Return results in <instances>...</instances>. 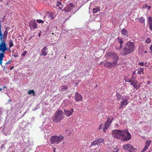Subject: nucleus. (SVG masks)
<instances>
[{
	"mask_svg": "<svg viewBox=\"0 0 152 152\" xmlns=\"http://www.w3.org/2000/svg\"><path fill=\"white\" fill-rule=\"evenodd\" d=\"M135 48L134 43L132 42H128L125 44L121 53L122 55L125 56L127 54L132 53Z\"/></svg>",
	"mask_w": 152,
	"mask_h": 152,
	"instance_id": "1",
	"label": "nucleus"
},
{
	"mask_svg": "<svg viewBox=\"0 0 152 152\" xmlns=\"http://www.w3.org/2000/svg\"><path fill=\"white\" fill-rule=\"evenodd\" d=\"M64 117L63 112L61 110H58L55 113V115L53 119V121L55 122L58 123Z\"/></svg>",
	"mask_w": 152,
	"mask_h": 152,
	"instance_id": "2",
	"label": "nucleus"
},
{
	"mask_svg": "<svg viewBox=\"0 0 152 152\" xmlns=\"http://www.w3.org/2000/svg\"><path fill=\"white\" fill-rule=\"evenodd\" d=\"M131 138V134L127 130H122L120 140L122 141H128L130 140Z\"/></svg>",
	"mask_w": 152,
	"mask_h": 152,
	"instance_id": "3",
	"label": "nucleus"
},
{
	"mask_svg": "<svg viewBox=\"0 0 152 152\" xmlns=\"http://www.w3.org/2000/svg\"><path fill=\"white\" fill-rule=\"evenodd\" d=\"M64 138L62 135L59 136H54L51 137L50 139V142L53 144H57L61 142Z\"/></svg>",
	"mask_w": 152,
	"mask_h": 152,
	"instance_id": "4",
	"label": "nucleus"
},
{
	"mask_svg": "<svg viewBox=\"0 0 152 152\" xmlns=\"http://www.w3.org/2000/svg\"><path fill=\"white\" fill-rule=\"evenodd\" d=\"M101 64H104L106 68H108L111 67H116L118 65V63L115 61L113 62L112 63H110L107 61L104 62L102 61L101 62Z\"/></svg>",
	"mask_w": 152,
	"mask_h": 152,
	"instance_id": "5",
	"label": "nucleus"
},
{
	"mask_svg": "<svg viewBox=\"0 0 152 152\" xmlns=\"http://www.w3.org/2000/svg\"><path fill=\"white\" fill-rule=\"evenodd\" d=\"M107 57L108 58L114 60L113 62H117L118 59V56L117 54L113 52L109 53L107 54Z\"/></svg>",
	"mask_w": 152,
	"mask_h": 152,
	"instance_id": "6",
	"label": "nucleus"
},
{
	"mask_svg": "<svg viewBox=\"0 0 152 152\" xmlns=\"http://www.w3.org/2000/svg\"><path fill=\"white\" fill-rule=\"evenodd\" d=\"M122 130L117 129L113 130L112 133V135L114 137L120 140Z\"/></svg>",
	"mask_w": 152,
	"mask_h": 152,
	"instance_id": "7",
	"label": "nucleus"
},
{
	"mask_svg": "<svg viewBox=\"0 0 152 152\" xmlns=\"http://www.w3.org/2000/svg\"><path fill=\"white\" fill-rule=\"evenodd\" d=\"M74 6V5L72 3H69L66 4H65V7L63 9V11L68 12H69L71 9H72Z\"/></svg>",
	"mask_w": 152,
	"mask_h": 152,
	"instance_id": "8",
	"label": "nucleus"
},
{
	"mask_svg": "<svg viewBox=\"0 0 152 152\" xmlns=\"http://www.w3.org/2000/svg\"><path fill=\"white\" fill-rule=\"evenodd\" d=\"M122 101L121 102V106L119 107V109H121L124 107L129 103L128 101V98L124 96L122 97Z\"/></svg>",
	"mask_w": 152,
	"mask_h": 152,
	"instance_id": "9",
	"label": "nucleus"
},
{
	"mask_svg": "<svg viewBox=\"0 0 152 152\" xmlns=\"http://www.w3.org/2000/svg\"><path fill=\"white\" fill-rule=\"evenodd\" d=\"M123 148L126 151H128L129 152H134L136 150L132 145L128 144L124 145Z\"/></svg>",
	"mask_w": 152,
	"mask_h": 152,
	"instance_id": "10",
	"label": "nucleus"
},
{
	"mask_svg": "<svg viewBox=\"0 0 152 152\" xmlns=\"http://www.w3.org/2000/svg\"><path fill=\"white\" fill-rule=\"evenodd\" d=\"M123 148L126 151H128L129 152H134L136 150L132 145L128 144L124 145Z\"/></svg>",
	"mask_w": 152,
	"mask_h": 152,
	"instance_id": "11",
	"label": "nucleus"
},
{
	"mask_svg": "<svg viewBox=\"0 0 152 152\" xmlns=\"http://www.w3.org/2000/svg\"><path fill=\"white\" fill-rule=\"evenodd\" d=\"M104 140L101 138H97L94 141L91 142V145L90 147H91L92 145H100L101 143L104 142Z\"/></svg>",
	"mask_w": 152,
	"mask_h": 152,
	"instance_id": "12",
	"label": "nucleus"
},
{
	"mask_svg": "<svg viewBox=\"0 0 152 152\" xmlns=\"http://www.w3.org/2000/svg\"><path fill=\"white\" fill-rule=\"evenodd\" d=\"M64 114L67 117H68L71 115L74 112L73 109L72 108L69 110L64 109Z\"/></svg>",
	"mask_w": 152,
	"mask_h": 152,
	"instance_id": "13",
	"label": "nucleus"
},
{
	"mask_svg": "<svg viewBox=\"0 0 152 152\" xmlns=\"http://www.w3.org/2000/svg\"><path fill=\"white\" fill-rule=\"evenodd\" d=\"M29 26L31 30L37 28V23L34 20H31L29 23Z\"/></svg>",
	"mask_w": 152,
	"mask_h": 152,
	"instance_id": "14",
	"label": "nucleus"
},
{
	"mask_svg": "<svg viewBox=\"0 0 152 152\" xmlns=\"http://www.w3.org/2000/svg\"><path fill=\"white\" fill-rule=\"evenodd\" d=\"M118 42L120 44L119 46H116L115 48L117 50H120L122 47V44L124 41L123 38L118 37L117 38Z\"/></svg>",
	"mask_w": 152,
	"mask_h": 152,
	"instance_id": "15",
	"label": "nucleus"
},
{
	"mask_svg": "<svg viewBox=\"0 0 152 152\" xmlns=\"http://www.w3.org/2000/svg\"><path fill=\"white\" fill-rule=\"evenodd\" d=\"M75 99L76 101H80L82 100L83 97L80 94L77 92L75 94Z\"/></svg>",
	"mask_w": 152,
	"mask_h": 152,
	"instance_id": "16",
	"label": "nucleus"
},
{
	"mask_svg": "<svg viewBox=\"0 0 152 152\" xmlns=\"http://www.w3.org/2000/svg\"><path fill=\"white\" fill-rule=\"evenodd\" d=\"M48 53V48L46 47H45L41 50L40 55L41 56H45L47 55Z\"/></svg>",
	"mask_w": 152,
	"mask_h": 152,
	"instance_id": "17",
	"label": "nucleus"
},
{
	"mask_svg": "<svg viewBox=\"0 0 152 152\" xmlns=\"http://www.w3.org/2000/svg\"><path fill=\"white\" fill-rule=\"evenodd\" d=\"M151 140H148L146 141L145 142V146L143 150L141 152H144L148 149V147L151 144Z\"/></svg>",
	"mask_w": 152,
	"mask_h": 152,
	"instance_id": "18",
	"label": "nucleus"
},
{
	"mask_svg": "<svg viewBox=\"0 0 152 152\" xmlns=\"http://www.w3.org/2000/svg\"><path fill=\"white\" fill-rule=\"evenodd\" d=\"M122 36L124 38H126L128 36V33L127 30L123 28L121 31Z\"/></svg>",
	"mask_w": 152,
	"mask_h": 152,
	"instance_id": "19",
	"label": "nucleus"
},
{
	"mask_svg": "<svg viewBox=\"0 0 152 152\" xmlns=\"http://www.w3.org/2000/svg\"><path fill=\"white\" fill-rule=\"evenodd\" d=\"M148 20L149 29L151 31H152V19L151 17H148Z\"/></svg>",
	"mask_w": 152,
	"mask_h": 152,
	"instance_id": "20",
	"label": "nucleus"
},
{
	"mask_svg": "<svg viewBox=\"0 0 152 152\" xmlns=\"http://www.w3.org/2000/svg\"><path fill=\"white\" fill-rule=\"evenodd\" d=\"M108 122H106L103 127V132H105L106 130L109 128L110 125Z\"/></svg>",
	"mask_w": 152,
	"mask_h": 152,
	"instance_id": "21",
	"label": "nucleus"
},
{
	"mask_svg": "<svg viewBox=\"0 0 152 152\" xmlns=\"http://www.w3.org/2000/svg\"><path fill=\"white\" fill-rule=\"evenodd\" d=\"M114 119V118L113 116H110L108 118L106 122H108L109 123L111 124L112 121Z\"/></svg>",
	"mask_w": 152,
	"mask_h": 152,
	"instance_id": "22",
	"label": "nucleus"
},
{
	"mask_svg": "<svg viewBox=\"0 0 152 152\" xmlns=\"http://www.w3.org/2000/svg\"><path fill=\"white\" fill-rule=\"evenodd\" d=\"M92 10L93 13H95L100 10V8L98 7H96L94 8Z\"/></svg>",
	"mask_w": 152,
	"mask_h": 152,
	"instance_id": "23",
	"label": "nucleus"
},
{
	"mask_svg": "<svg viewBox=\"0 0 152 152\" xmlns=\"http://www.w3.org/2000/svg\"><path fill=\"white\" fill-rule=\"evenodd\" d=\"M72 132V130L71 129L66 130L64 132L66 135H70Z\"/></svg>",
	"mask_w": 152,
	"mask_h": 152,
	"instance_id": "24",
	"label": "nucleus"
},
{
	"mask_svg": "<svg viewBox=\"0 0 152 152\" xmlns=\"http://www.w3.org/2000/svg\"><path fill=\"white\" fill-rule=\"evenodd\" d=\"M143 71V68H141L138 69V71L137 74L140 75H141L142 74H144Z\"/></svg>",
	"mask_w": 152,
	"mask_h": 152,
	"instance_id": "25",
	"label": "nucleus"
},
{
	"mask_svg": "<svg viewBox=\"0 0 152 152\" xmlns=\"http://www.w3.org/2000/svg\"><path fill=\"white\" fill-rule=\"evenodd\" d=\"M28 93V94L29 95L33 94V96H35L36 95L34 91V90H29Z\"/></svg>",
	"mask_w": 152,
	"mask_h": 152,
	"instance_id": "26",
	"label": "nucleus"
},
{
	"mask_svg": "<svg viewBox=\"0 0 152 152\" xmlns=\"http://www.w3.org/2000/svg\"><path fill=\"white\" fill-rule=\"evenodd\" d=\"M117 99L118 100H120V99H122V97L121 95L120 94L117 93L116 94Z\"/></svg>",
	"mask_w": 152,
	"mask_h": 152,
	"instance_id": "27",
	"label": "nucleus"
},
{
	"mask_svg": "<svg viewBox=\"0 0 152 152\" xmlns=\"http://www.w3.org/2000/svg\"><path fill=\"white\" fill-rule=\"evenodd\" d=\"M9 47L10 48H11L13 46L14 44L13 43V41L12 40L10 39L9 42Z\"/></svg>",
	"mask_w": 152,
	"mask_h": 152,
	"instance_id": "28",
	"label": "nucleus"
},
{
	"mask_svg": "<svg viewBox=\"0 0 152 152\" xmlns=\"http://www.w3.org/2000/svg\"><path fill=\"white\" fill-rule=\"evenodd\" d=\"M145 20V19L143 17H141L139 18V20L140 22L142 23H144Z\"/></svg>",
	"mask_w": 152,
	"mask_h": 152,
	"instance_id": "29",
	"label": "nucleus"
},
{
	"mask_svg": "<svg viewBox=\"0 0 152 152\" xmlns=\"http://www.w3.org/2000/svg\"><path fill=\"white\" fill-rule=\"evenodd\" d=\"M67 88V86H61V90L62 91H65L66 90Z\"/></svg>",
	"mask_w": 152,
	"mask_h": 152,
	"instance_id": "30",
	"label": "nucleus"
},
{
	"mask_svg": "<svg viewBox=\"0 0 152 152\" xmlns=\"http://www.w3.org/2000/svg\"><path fill=\"white\" fill-rule=\"evenodd\" d=\"M137 83V82H135L134 84V85L133 87L134 88H135L136 90H138L139 88V87H138L136 85V83Z\"/></svg>",
	"mask_w": 152,
	"mask_h": 152,
	"instance_id": "31",
	"label": "nucleus"
},
{
	"mask_svg": "<svg viewBox=\"0 0 152 152\" xmlns=\"http://www.w3.org/2000/svg\"><path fill=\"white\" fill-rule=\"evenodd\" d=\"M4 55L3 53H0V60H3V58L4 57Z\"/></svg>",
	"mask_w": 152,
	"mask_h": 152,
	"instance_id": "32",
	"label": "nucleus"
},
{
	"mask_svg": "<svg viewBox=\"0 0 152 152\" xmlns=\"http://www.w3.org/2000/svg\"><path fill=\"white\" fill-rule=\"evenodd\" d=\"M151 41V39L149 38H147L145 40V42L147 43H149Z\"/></svg>",
	"mask_w": 152,
	"mask_h": 152,
	"instance_id": "33",
	"label": "nucleus"
},
{
	"mask_svg": "<svg viewBox=\"0 0 152 152\" xmlns=\"http://www.w3.org/2000/svg\"><path fill=\"white\" fill-rule=\"evenodd\" d=\"M48 18H50L49 20L50 19L52 20L54 19L53 15L52 14H50L48 16Z\"/></svg>",
	"mask_w": 152,
	"mask_h": 152,
	"instance_id": "34",
	"label": "nucleus"
},
{
	"mask_svg": "<svg viewBox=\"0 0 152 152\" xmlns=\"http://www.w3.org/2000/svg\"><path fill=\"white\" fill-rule=\"evenodd\" d=\"M37 21L38 23H43L44 22L43 21V20H40V19H38L37 20Z\"/></svg>",
	"mask_w": 152,
	"mask_h": 152,
	"instance_id": "35",
	"label": "nucleus"
},
{
	"mask_svg": "<svg viewBox=\"0 0 152 152\" xmlns=\"http://www.w3.org/2000/svg\"><path fill=\"white\" fill-rule=\"evenodd\" d=\"M60 6H62L61 3L58 1L56 4V6L57 7H60Z\"/></svg>",
	"mask_w": 152,
	"mask_h": 152,
	"instance_id": "36",
	"label": "nucleus"
},
{
	"mask_svg": "<svg viewBox=\"0 0 152 152\" xmlns=\"http://www.w3.org/2000/svg\"><path fill=\"white\" fill-rule=\"evenodd\" d=\"M8 33L7 31L5 30L4 32V36H6L7 35Z\"/></svg>",
	"mask_w": 152,
	"mask_h": 152,
	"instance_id": "37",
	"label": "nucleus"
},
{
	"mask_svg": "<svg viewBox=\"0 0 152 152\" xmlns=\"http://www.w3.org/2000/svg\"><path fill=\"white\" fill-rule=\"evenodd\" d=\"M26 53V51H23V53H22V55L24 56Z\"/></svg>",
	"mask_w": 152,
	"mask_h": 152,
	"instance_id": "38",
	"label": "nucleus"
},
{
	"mask_svg": "<svg viewBox=\"0 0 152 152\" xmlns=\"http://www.w3.org/2000/svg\"><path fill=\"white\" fill-rule=\"evenodd\" d=\"M104 125H102V124L100 126L99 128V129H102V127H103V126H104Z\"/></svg>",
	"mask_w": 152,
	"mask_h": 152,
	"instance_id": "39",
	"label": "nucleus"
},
{
	"mask_svg": "<svg viewBox=\"0 0 152 152\" xmlns=\"http://www.w3.org/2000/svg\"><path fill=\"white\" fill-rule=\"evenodd\" d=\"M139 64L142 66H143L144 65V64L143 62H142L141 63H139Z\"/></svg>",
	"mask_w": 152,
	"mask_h": 152,
	"instance_id": "40",
	"label": "nucleus"
},
{
	"mask_svg": "<svg viewBox=\"0 0 152 152\" xmlns=\"http://www.w3.org/2000/svg\"><path fill=\"white\" fill-rule=\"evenodd\" d=\"M149 49L151 50V53L152 54V45L150 46Z\"/></svg>",
	"mask_w": 152,
	"mask_h": 152,
	"instance_id": "41",
	"label": "nucleus"
},
{
	"mask_svg": "<svg viewBox=\"0 0 152 152\" xmlns=\"http://www.w3.org/2000/svg\"><path fill=\"white\" fill-rule=\"evenodd\" d=\"M131 85L134 86V81H132L131 82Z\"/></svg>",
	"mask_w": 152,
	"mask_h": 152,
	"instance_id": "42",
	"label": "nucleus"
},
{
	"mask_svg": "<svg viewBox=\"0 0 152 152\" xmlns=\"http://www.w3.org/2000/svg\"><path fill=\"white\" fill-rule=\"evenodd\" d=\"M10 64V61H8L5 64L7 65Z\"/></svg>",
	"mask_w": 152,
	"mask_h": 152,
	"instance_id": "43",
	"label": "nucleus"
},
{
	"mask_svg": "<svg viewBox=\"0 0 152 152\" xmlns=\"http://www.w3.org/2000/svg\"><path fill=\"white\" fill-rule=\"evenodd\" d=\"M12 56H14V57H17L18 56V55H17V54H15V55L13 54Z\"/></svg>",
	"mask_w": 152,
	"mask_h": 152,
	"instance_id": "44",
	"label": "nucleus"
},
{
	"mask_svg": "<svg viewBox=\"0 0 152 152\" xmlns=\"http://www.w3.org/2000/svg\"><path fill=\"white\" fill-rule=\"evenodd\" d=\"M148 6L147 5H145L143 7V8H146Z\"/></svg>",
	"mask_w": 152,
	"mask_h": 152,
	"instance_id": "45",
	"label": "nucleus"
},
{
	"mask_svg": "<svg viewBox=\"0 0 152 152\" xmlns=\"http://www.w3.org/2000/svg\"><path fill=\"white\" fill-rule=\"evenodd\" d=\"M2 60H0V64L1 65H2Z\"/></svg>",
	"mask_w": 152,
	"mask_h": 152,
	"instance_id": "46",
	"label": "nucleus"
},
{
	"mask_svg": "<svg viewBox=\"0 0 152 152\" xmlns=\"http://www.w3.org/2000/svg\"><path fill=\"white\" fill-rule=\"evenodd\" d=\"M150 83H151V82H150V81H147V84H150Z\"/></svg>",
	"mask_w": 152,
	"mask_h": 152,
	"instance_id": "47",
	"label": "nucleus"
},
{
	"mask_svg": "<svg viewBox=\"0 0 152 152\" xmlns=\"http://www.w3.org/2000/svg\"><path fill=\"white\" fill-rule=\"evenodd\" d=\"M118 151L119 149H117L115 151H114L113 152H118Z\"/></svg>",
	"mask_w": 152,
	"mask_h": 152,
	"instance_id": "48",
	"label": "nucleus"
},
{
	"mask_svg": "<svg viewBox=\"0 0 152 152\" xmlns=\"http://www.w3.org/2000/svg\"><path fill=\"white\" fill-rule=\"evenodd\" d=\"M151 8V6H149L148 7V10H150Z\"/></svg>",
	"mask_w": 152,
	"mask_h": 152,
	"instance_id": "49",
	"label": "nucleus"
},
{
	"mask_svg": "<svg viewBox=\"0 0 152 152\" xmlns=\"http://www.w3.org/2000/svg\"><path fill=\"white\" fill-rule=\"evenodd\" d=\"M135 73V71H134L132 73V76Z\"/></svg>",
	"mask_w": 152,
	"mask_h": 152,
	"instance_id": "50",
	"label": "nucleus"
},
{
	"mask_svg": "<svg viewBox=\"0 0 152 152\" xmlns=\"http://www.w3.org/2000/svg\"><path fill=\"white\" fill-rule=\"evenodd\" d=\"M59 7V9L61 10H62V7Z\"/></svg>",
	"mask_w": 152,
	"mask_h": 152,
	"instance_id": "51",
	"label": "nucleus"
},
{
	"mask_svg": "<svg viewBox=\"0 0 152 152\" xmlns=\"http://www.w3.org/2000/svg\"><path fill=\"white\" fill-rule=\"evenodd\" d=\"M127 81L128 82H130L132 81H131L129 79H128Z\"/></svg>",
	"mask_w": 152,
	"mask_h": 152,
	"instance_id": "52",
	"label": "nucleus"
},
{
	"mask_svg": "<svg viewBox=\"0 0 152 152\" xmlns=\"http://www.w3.org/2000/svg\"><path fill=\"white\" fill-rule=\"evenodd\" d=\"M14 67V66H12V67H11L10 68V70H11Z\"/></svg>",
	"mask_w": 152,
	"mask_h": 152,
	"instance_id": "53",
	"label": "nucleus"
},
{
	"mask_svg": "<svg viewBox=\"0 0 152 152\" xmlns=\"http://www.w3.org/2000/svg\"><path fill=\"white\" fill-rule=\"evenodd\" d=\"M34 118L32 117L31 118V120H34Z\"/></svg>",
	"mask_w": 152,
	"mask_h": 152,
	"instance_id": "54",
	"label": "nucleus"
},
{
	"mask_svg": "<svg viewBox=\"0 0 152 152\" xmlns=\"http://www.w3.org/2000/svg\"><path fill=\"white\" fill-rule=\"evenodd\" d=\"M40 34H41V33H40L38 34V36H39V37H40Z\"/></svg>",
	"mask_w": 152,
	"mask_h": 152,
	"instance_id": "55",
	"label": "nucleus"
},
{
	"mask_svg": "<svg viewBox=\"0 0 152 152\" xmlns=\"http://www.w3.org/2000/svg\"><path fill=\"white\" fill-rule=\"evenodd\" d=\"M26 112H25L23 114V116H24V115H25V114H26Z\"/></svg>",
	"mask_w": 152,
	"mask_h": 152,
	"instance_id": "56",
	"label": "nucleus"
},
{
	"mask_svg": "<svg viewBox=\"0 0 152 152\" xmlns=\"http://www.w3.org/2000/svg\"><path fill=\"white\" fill-rule=\"evenodd\" d=\"M6 88V86H4V88H3L4 89V88Z\"/></svg>",
	"mask_w": 152,
	"mask_h": 152,
	"instance_id": "57",
	"label": "nucleus"
},
{
	"mask_svg": "<svg viewBox=\"0 0 152 152\" xmlns=\"http://www.w3.org/2000/svg\"><path fill=\"white\" fill-rule=\"evenodd\" d=\"M144 52L145 53H147V51H145Z\"/></svg>",
	"mask_w": 152,
	"mask_h": 152,
	"instance_id": "58",
	"label": "nucleus"
},
{
	"mask_svg": "<svg viewBox=\"0 0 152 152\" xmlns=\"http://www.w3.org/2000/svg\"><path fill=\"white\" fill-rule=\"evenodd\" d=\"M54 152H56L55 149H54Z\"/></svg>",
	"mask_w": 152,
	"mask_h": 152,
	"instance_id": "59",
	"label": "nucleus"
},
{
	"mask_svg": "<svg viewBox=\"0 0 152 152\" xmlns=\"http://www.w3.org/2000/svg\"><path fill=\"white\" fill-rule=\"evenodd\" d=\"M2 90V88H0V91H1Z\"/></svg>",
	"mask_w": 152,
	"mask_h": 152,
	"instance_id": "60",
	"label": "nucleus"
},
{
	"mask_svg": "<svg viewBox=\"0 0 152 152\" xmlns=\"http://www.w3.org/2000/svg\"><path fill=\"white\" fill-rule=\"evenodd\" d=\"M3 0H0V1H2Z\"/></svg>",
	"mask_w": 152,
	"mask_h": 152,
	"instance_id": "61",
	"label": "nucleus"
},
{
	"mask_svg": "<svg viewBox=\"0 0 152 152\" xmlns=\"http://www.w3.org/2000/svg\"><path fill=\"white\" fill-rule=\"evenodd\" d=\"M94 152H98L97 151H94Z\"/></svg>",
	"mask_w": 152,
	"mask_h": 152,
	"instance_id": "62",
	"label": "nucleus"
}]
</instances>
